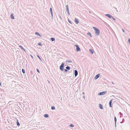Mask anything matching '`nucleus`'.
<instances>
[{
  "label": "nucleus",
  "instance_id": "f257e3e1",
  "mask_svg": "<svg viewBox=\"0 0 130 130\" xmlns=\"http://www.w3.org/2000/svg\"><path fill=\"white\" fill-rule=\"evenodd\" d=\"M93 28L95 30V34L98 36L99 35L100 32L99 29L95 27H93Z\"/></svg>",
  "mask_w": 130,
  "mask_h": 130
},
{
  "label": "nucleus",
  "instance_id": "f03ea898",
  "mask_svg": "<svg viewBox=\"0 0 130 130\" xmlns=\"http://www.w3.org/2000/svg\"><path fill=\"white\" fill-rule=\"evenodd\" d=\"M64 63L63 62H62L60 67V69L61 71H63L64 70Z\"/></svg>",
  "mask_w": 130,
  "mask_h": 130
},
{
  "label": "nucleus",
  "instance_id": "7ed1b4c3",
  "mask_svg": "<svg viewBox=\"0 0 130 130\" xmlns=\"http://www.w3.org/2000/svg\"><path fill=\"white\" fill-rule=\"evenodd\" d=\"M107 92V91H103L101 92H100L99 93H98V95H104Z\"/></svg>",
  "mask_w": 130,
  "mask_h": 130
},
{
  "label": "nucleus",
  "instance_id": "20e7f679",
  "mask_svg": "<svg viewBox=\"0 0 130 130\" xmlns=\"http://www.w3.org/2000/svg\"><path fill=\"white\" fill-rule=\"evenodd\" d=\"M75 45L76 47V51L77 52H78L80 51V49L78 45Z\"/></svg>",
  "mask_w": 130,
  "mask_h": 130
},
{
  "label": "nucleus",
  "instance_id": "39448f33",
  "mask_svg": "<svg viewBox=\"0 0 130 130\" xmlns=\"http://www.w3.org/2000/svg\"><path fill=\"white\" fill-rule=\"evenodd\" d=\"M66 10L67 12V13H68V15H70V13H69V10L68 5H67L66 6Z\"/></svg>",
  "mask_w": 130,
  "mask_h": 130
},
{
  "label": "nucleus",
  "instance_id": "423d86ee",
  "mask_svg": "<svg viewBox=\"0 0 130 130\" xmlns=\"http://www.w3.org/2000/svg\"><path fill=\"white\" fill-rule=\"evenodd\" d=\"M105 15L109 18H110L111 17H112V16H111V15L109 14H105Z\"/></svg>",
  "mask_w": 130,
  "mask_h": 130
},
{
  "label": "nucleus",
  "instance_id": "0eeeda50",
  "mask_svg": "<svg viewBox=\"0 0 130 130\" xmlns=\"http://www.w3.org/2000/svg\"><path fill=\"white\" fill-rule=\"evenodd\" d=\"M100 76V74H98L96 75L95 77V79H98Z\"/></svg>",
  "mask_w": 130,
  "mask_h": 130
},
{
  "label": "nucleus",
  "instance_id": "6e6552de",
  "mask_svg": "<svg viewBox=\"0 0 130 130\" xmlns=\"http://www.w3.org/2000/svg\"><path fill=\"white\" fill-rule=\"evenodd\" d=\"M74 73L75 77H76L78 75V72L77 70H75Z\"/></svg>",
  "mask_w": 130,
  "mask_h": 130
},
{
  "label": "nucleus",
  "instance_id": "1a4fd4ad",
  "mask_svg": "<svg viewBox=\"0 0 130 130\" xmlns=\"http://www.w3.org/2000/svg\"><path fill=\"white\" fill-rule=\"evenodd\" d=\"M112 100H113L112 99L110 100L109 102V107H112L111 103H112Z\"/></svg>",
  "mask_w": 130,
  "mask_h": 130
},
{
  "label": "nucleus",
  "instance_id": "9d476101",
  "mask_svg": "<svg viewBox=\"0 0 130 130\" xmlns=\"http://www.w3.org/2000/svg\"><path fill=\"white\" fill-rule=\"evenodd\" d=\"M90 53L91 54H93L94 53V51H93V50L92 49H89V50Z\"/></svg>",
  "mask_w": 130,
  "mask_h": 130
},
{
  "label": "nucleus",
  "instance_id": "9b49d317",
  "mask_svg": "<svg viewBox=\"0 0 130 130\" xmlns=\"http://www.w3.org/2000/svg\"><path fill=\"white\" fill-rule=\"evenodd\" d=\"M75 21L76 24H77L79 23V21H78V19L75 18Z\"/></svg>",
  "mask_w": 130,
  "mask_h": 130
},
{
  "label": "nucleus",
  "instance_id": "f8f14e48",
  "mask_svg": "<svg viewBox=\"0 0 130 130\" xmlns=\"http://www.w3.org/2000/svg\"><path fill=\"white\" fill-rule=\"evenodd\" d=\"M10 18L11 19H14V17L13 15V14H11L10 15Z\"/></svg>",
  "mask_w": 130,
  "mask_h": 130
},
{
  "label": "nucleus",
  "instance_id": "ddd939ff",
  "mask_svg": "<svg viewBox=\"0 0 130 130\" xmlns=\"http://www.w3.org/2000/svg\"><path fill=\"white\" fill-rule=\"evenodd\" d=\"M99 107L101 109H103V107L101 104H99Z\"/></svg>",
  "mask_w": 130,
  "mask_h": 130
},
{
  "label": "nucleus",
  "instance_id": "4468645a",
  "mask_svg": "<svg viewBox=\"0 0 130 130\" xmlns=\"http://www.w3.org/2000/svg\"><path fill=\"white\" fill-rule=\"evenodd\" d=\"M35 34L37 36H39L41 37H42V36L40 35L38 32H36L35 33Z\"/></svg>",
  "mask_w": 130,
  "mask_h": 130
},
{
  "label": "nucleus",
  "instance_id": "2eb2a0df",
  "mask_svg": "<svg viewBox=\"0 0 130 130\" xmlns=\"http://www.w3.org/2000/svg\"><path fill=\"white\" fill-rule=\"evenodd\" d=\"M44 115V117L45 118H48L49 117V115L48 114H45Z\"/></svg>",
  "mask_w": 130,
  "mask_h": 130
},
{
  "label": "nucleus",
  "instance_id": "dca6fc26",
  "mask_svg": "<svg viewBox=\"0 0 130 130\" xmlns=\"http://www.w3.org/2000/svg\"><path fill=\"white\" fill-rule=\"evenodd\" d=\"M52 9L51 8L50 9V12L51 13V15L52 17L53 16V13L52 12Z\"/></svg>",
  "mask_w": 130,
  "mask_h": 130
},
{
  "label": "nucleus",
  "instance_id": "f3484780",
  "mask_svg": "<svg viewBox=\"0 0 130 130\" xmlns=\"http://www.w3.org/2000/svg\"><path fill=\"white\" fill-rule=\"evenodd\" d=\"M87 34L89 36L91 37H92V35L91 33L90 32H89L87 33Z\"/></svg>",
  "mask_w": 130,
  "mask_h": 130
},
{
  "label": "nucleus",
  "instance_id": "a211bd4d",
  "mask_svg": "<svg viewBox=\"0 0 130 130\" xmlns=\"http://www.w3.org/2000/svg\"><path fill=\"white\" fill-rule=\"evenodd\" d=\"M19 47H20L24 51H25V50L24 48L22 46H20Z\"/></svg>",
  "mask_w": 130,
  "mask_h": 130
},
{
  "label": "nucleus",
  "instance_id": "6ab92c4d",
  "mask_svg": "<svg viewBox=\"0 0 130 130\" xmlns=\"http://www.w3.org/2000/svg\"><path fill=\"white\" fill-rule=\"evenodd\" d=\"M66 62L68 63H71L72 62V61L70 60H67L66 61Z\"/></svg>",
  "mask_w": 130,
  "mask_h": 130
},
{
  "label": "nucleus",
  "instance_id": "aec40b11",
  "mask_svg": "<svg viewBox=\"0 0 130 130\" xmlns=\"http://www.w3.org/2000/svg\"><path fill=\"white\" fill-rule=\"evenodd\" d=\"M50 39L52 41H55V39L54 38H51Z\"/></svg>",
  "mask_w": 130,
  "mask_h": 130
},
{
  "label": "nucleus",
  "instance_id": "412c9836",
  "mask_svg": "<svg viewBox=\"0 0 130 130\" xmlns=\"http://www.w3.org/2000/svg\"><path fill=\"white\" fill-rule=\"evenodd\" d=\"M66 68L67 70H69L70 69V67L69 66H67L66 67Z\"/></svg>",
  "mask_w": 130,
  "mask_h": 130
},
{
  "label": "nucleus",
  "instance_id": "4be33fe9",
  "mask_svg": "<svg viewBox=\"0 0 130 130\" xmlns=\"http://www.w3.org/2000/svg\"><path fill=\"white\" fill-rule=\"evenodd\" d=\"M17 124L18 126H20V124L18 120H17Z\"/></svg>",
  "mask_w": 130,
  "mask_h": 130
},
{
  "label": "nucleus",
  "instance_id": "5701e85b",
  "mask_svg": "<svg viewBox=\"0 0 130 130\" xmlns=\"http://www.w3.org/2000/svg\"><path fill=\"white\" fill-rule=\"evenodd\" d=\"M51 109L52 110H54L55 109V107L54 106H52L51 107Z\"/></svg>",
  "mask_w": 130,
  "mask_h": 130
},
{
  "label": "nucleus",
  "instance_id": "b1692460",
  "mask_svg": "<svg viewBox=\"0 0 130 130\" xmlns=\"http://www.w3.org/2000/svg\"><path fill=\"white\" fill-rule=\"evenodd\" d=\"M114 121H115V122L116 123L117 122V118L115 116L114 117Z\"/></svg>",
  "mask_w": 130,
  "mask_h": 130
},
{
  "label": "nucleus",
  "instance_id": "393cba45",
  "mask_svg": "<svg viewBox=\"0 0 130 130\" xmlns=\"http://www.w3.org/2000/svg\"><path fill=\"white\" fill-rule=\"evenodd\" d=\"M69 126L70 127H74V125L73 124H71L69 125Z\"/></svg>",
  "mask_w": 130,
  "mask_h": 130
},
{
  "label": "nucleus",
  "instance_id": "a878e982",
  "mask_svg": "<svg viewBox=\"0 0 130 130\" xmlns=\"http://www.w3.org/2000/svg\"><path fill=\"white\" fill-rule=\"evenodd\" d=\"M22 72L23 73H24V74L25 73V71L23 69H22Z\"/></svg>",
  "mask_w": 130,
  "mask_h": 130
},
{
  "label": "nucleus",
  "instance_id": "bb28decb",
  "mask_svg": "<svg viewBox=\"0 0 130 130\" xmlns=\"http://www.w3.org/2000/svg\"><path fill=\"white\" fill-rule=\"evenodd\" d=\"M38 45L40 46H41L42 45L41 43L40 42L38 43Z\"/></svg>",
  "mask_w": 130,
  "mask_h": 130
},
{
  "label": "nucleus",
  "instance_id": "cd10ccee",
  "mask_svg": "<svg viewBox=\"0 0 130 130\" xmlns=\"http://www.w3.org/2000/svg\"><path fill=\"white\" fill-rule=\"evenodd\" d=\"M37 56L40 59V60H41V58H40V56H39L38 55H37Z\"/></svg>",
  "mask_w": 130,
  "mask_h": 130
},
{
  "label": "nucleus",
  "instance_id": "c85d7f7f",
  "mask_svg": "<svg viewBox=\"0 0 130 130\" xmlns=\"http://www.w3.org/2000/svg\"><path fill=\"white\" fill-rule=\"evenodd\" d=\"M68 21L69 22V23H70L71 24H72V23L70 21V20L68 19Z\"/></svg>",
  "mask_w": 130,
  "mask_h": 130
},
{
  "label": "nucleus",
  "instance_id": "c756f323",
  "mask_svg": "<svg viewBox=\"0 0 130 130\" xmlns=\"http://www.w3.org/2000/svg\"><path fill=\"white\" fill-rule=\"evenodd\" d=\"M36 70H37V72H38V73H40V71H39V70L38 69H36Z\"/></svg>",
  "mask_w": 130,
  "mask_h": 130
},
{
  "label": "nucleus",
  "instance_id": "7c9ffc66",
  "mask_svg": "<svg viewBox=\"0 0 130 130\" xmlns=\"http://www.w3.org/2000/svg\"><path fill=\"white\" fill-rule=\"evenodd\" d=\"M64 70V71L65 72H66L68 71V70L66 69H65Z\"/></svg>",
  "mask_w": 130,
  "mask_h": 130
},
{
  "label": "nucleus",
  "instance_id": "2f4dec72",
  "mask_svg": "<svg viewBox=\"0 0 130 130\" xmlns=\"http://www.w3.org/2000/svg\"><path fill=\"white\" fill-rule=\"evenodd\" d=\"M128 41L129 42V44L130 45V39L128 38Z\"/></svg>",
  "mask_w": 130,
  "mask_h": 130
},
{
  "label": "nucleus",
  "instance_id": "473e14b6",
  "mask_svg": "<svg viewBox=\"0 0 130 130\" xmlns=\"http://www.w3.org/2000/svg\"><path fill=\"white\" fill-rule=\"evenodd\" d=\"M112 18V19L114 20H116V19L115 18H114L113 17H111V18Z\"/></svg>",
  "mask_w": 130,
  "mask_h": 130
},
{
  "label": "nucleus",
  "instance_id": "72a5a7b5",
  "mask_svg": "<svg viewBox=\"0 0 130 130\" xmlns=\"http://www.w3.org/2000/svg\"><path fill=\"white\" fill-rule=\"evenodd\" d=\"M122 30L123 32H125V31L124 29H122Z\"/></svg>",
  "mask_w": 130,
  "mask_h": 130
},
{
  "label": "nucleus",
  "instance_id": "f704fd0d",
  "mask_svg": "<svg viewBox=\"0 0 130 130\" xmlns=\"http://www.w3.org/2000/svg\"><path fill=\"white\" fill-rule=\"evenodd\" d=\"M115 127H116V123H115Z\"/></svg>",
  "mask_w": 130,
  "mask_h": 130
},
{
  "label": "nucleus",
  "instance_id": "c9c22d12",
  "mask_svg": "<svg viewBox=\"0 0 130 130\" xmlns=\"http://www.w3.org/2000/svg\"><path fill=\"white\" fill-rule=\"evenodd\" d=\"M83 93V94H84V95L85 94V93H84V92H83V93Z\"/></svg>",
  "mask_w": 130,
  "mask_h": 130
},
{
  "label": "nucleus",
  "instance_id": "e433bc0d",
  "mask_svg": "<svg viewBox=\"0 0 130 130\" xmlns=\"http://www.w3.org/2000/svg\"><path fill=\"white\" fill-rule=\"evenodd\" d=\"M83 98H84V99H85V96H83Z\"/></svg>",
  "mask_w": 130,
  "mask_h": 130
},
{
  "label": "nucleus",
  "instance_id": "4c0bfd02",
  "mask_svg": "<svg viewBox=\"0 0 130 130\" xmlns=\"http://www.w3.org/2000/svg\"><path fill=\"white\" fill-rule=\"evenodd\" d=\"M1 83L0 82V86H1Z\"/></svg>",
  "mask_w": 130,
  "mask_h": 130
},
{
  "label": "nucleus",
  "instance_id": "58836bf2",
  "mask_svg": "<svg viewBox=\"0 0 130 130\" xmlns=\"http://www.w3.org/2000/svg\"><path fill=\"white\" fill-rule=\"evenodd\" d=\"M89 13H91V12L90 11H89Z\"/></svg>",
  "mask_w": 130,
  "mask_h": 130
},
{
  "label": "nucleus",
  "instance_id": "ea45409f",
  "mask_svg": "<svg viewBox=\"0 0 130 130\" xmlns=\"http://www.w3.org/2000/svg\"><path fill=\"white\" fill-rule=\"evenodd\" d=\"M112 84H114V83L112 82Z\"/></svg>",
  "mask_w": 130,
  "mask_h": 130
},
{
  "label": "nucleus",
  "instance_id": "a19ab883",
  "mask_svg": "<svg viewBox=\"0 0 130 130\" xmlns=\"http://www.w3.org/2000/svg\"><path fill=\"white\" fill-rule=\"evenodd\" d=\"M119 113H121V112H120Z\"/></svg>",
  "mask_w": 130,
  "mask_h": 130
},
{
  "label": "nucleus",
  "instance_id": "79ce46f5",
  "mask_svg": "<svg viewBox=\"0 0 130 130\" xmlns=\"http://www.w3.org/2000/svg\"><path fill=\"white\" fill-rule=\"evenodd\" d=\"M60 18H61V17L60 16Z\"/></svg>",
  "mask_w": 130,
  "mask_h": 130
},
{
  "label": "nucleus",
  "instance_id": "37998d69",
  "mask_svg": "<svg viewBox=\"0 0 130 130\" xmlns=\"http://www.w3.org/2000/svg\"><path fill=\"white\" fill-rule=\"evenodd\" d=\"M33 58L32 56H31Z\"/></svg>",
  "mask_w": 130,
  "mask_h": 130
}]
</instances>
